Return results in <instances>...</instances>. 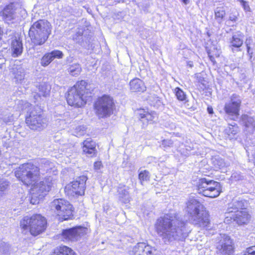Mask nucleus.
<instances>
[{
    "instance_id": "1",
    "label": "nucleus",
    "mask_w": 255,
    "mask_h": 255,
    "mask_svg": "<svg viewBox=\"0 0 255 255\" xmlns=\"http://www.w3.org/2000/svg\"><path fill=\"white\" fill-rule=\"evenodd\" d=\"M41 168L36 164L27 162L20 164L16 168L14 174L17 179L23 185L30 187V203L33 205L39 204L51 191L53 182L50 176L41 178Z\"/></svg>"
},
{
    "instance_id": "2",
    "label": "nucleus",
    "mask_w": 255,
    "mask_h": 255,
    "mask_svg": "<svg viewBox=\"0 0 255 255\" xmlns=\"http://www.w3.org/2000/svg\"><path fill=\"white\" fill-rule=\"evenodd\" d=\"M93 89L86 80L77 81L70 87L65 94V98L69 106L75 108L84 107L92 97Z\"/></svg>"
},
{
    "instance_id": "3",
    "label": "nucleus",
    "mask_w": 255,
    "mask_h": 255,
    "mask_svg": "<svg viewBox=\"0 0 255 255\" xmlns=\"http://www.w3.org/2000/svg\"><path fill=\"white\" fill-rule=\"evenodd\" d=\"M19 228L22 233H28L33 237L44 234L48 227V220L40 213L24 216L19 221Z\"/></svg>"
},
{
    "instance_id": "4",
    "label": "nucleus",
    "mask_w": 255,
    "mask_h": 255,
    "mask_svg": "<svg viewBox=\"0 0 255 255\" xmlns=\"http://www.w3.org/2000/svg\"><path fill=\"white\" fill-rule=\"evenodd\" d=\"M186 212L195 225L207 227L210 224L209 212L198 200L191 198L188 200L186 202Z\"/></svg>"
},
{
    "instance_id": "5",
    "label": "nucleus",
    "mask_w": 255,
    "mask_h": 255,
    "mask_svg": "<svg viewBox=\"0 0 255 255\" xmlns=\"http://www.w3.org/2000/svg\"><path fill=\"white\" fill-rule=\"evenodd\" d=\"M52 25L47 20L39 19L30 26L28 35L34 46L43 45L52 33Z\"/></svg>"
},
{
    "instance_id": "6",
    "label": "nucleus",
    "mask_w": 255,
    "mask_h": 255,
    "mask_svg": "<svg viewBox=\"0 0 255 255\" xmlns=\"http://www.w3.org/2000/svg\"><path fill=\"white\" fill-rule=\"evenodd\" d=\"M178 221L175 217L168 215L157 219L154 225L155 230L165 243L176 239L178 236L176 224Z\"/></svg>"
},
{
    "instance_id": "7",
    "label": "nucleus",
    "mask_w": 255,
    "mask_h": 255,
    "mask_svg": "<svg viewBox=\"0 0 255 255\" xmlns=\"http://www.w3.org/2000/svg\"><path fill=\"white\" fill-rule=\"evenodd\" d=\"M44 108L36 105L29 109L25 116V123L31 130L41 131L47 126Z\"/></svg>"
},
{
    "instance_id": "8",
    "label": "nucleus",
    "mask_w": 255,
    "mask_h": 255,
    "mask_svg": "<svg viewBox=\"0 0 255 255\" xmlns=\"http://www.w3.org/2000/svg\"><path fill=\"white\" fill-rule=\"evenodd\" d=\"M49 209L60 222L72 220L74 218L73 206L63 198L54 199L50 203Z\"/></svg>"
},
{
    "instance_id": "9",
    "label": "nucleus",
    "mask_w": 255,
    "mask_h": 255,
    "mask_svg": "<svg viewBox=\"0 0 255 255\" xmlns=\"http://www.w3.org/2000/svg\"><path fill=\"white\" fill-rule=\"evenodd\" d=\"M93 109L99 118L109 117L116 110L115 101L110 95L103 94L97 97L94 103Z\"/></svg>"
},
{
    "instance_id": "10",
    "label": "nucleus",
    "mask_w": 255,
    "mask_h": 255,
    "mask_svg": "<svg viewBox=\"0 0 255 255\" xmlns=\"http://www.w3.org/2000/svg\"><path fill=\"white\" fill-rule=\"evenodd\" d=\"M199 194L209 198H215L219 196L222 192L220 182L214 180L201 178L196 185Z\"/></svg>"
},
{
    "instance_id": "11",
    "label": "nucleus",
    "mask_w": 255,
    "mask_h": 255,
    "mask_svg": "<svg viewBox=\"0 0 255 255\" xmlns=\"http://www.w3.org/2000/svg\"><path fill=\"white\" fill-rule=\"evenodd\" d=\"M87 180L88 177L86 175H82L77 177L65 186V193L72 196L84 195Z\"/></svg>"
},
{
    "instance_id": "12",
    "label": "nucleus",
    "mask_w": 255,
    "mask_h": 255,
    "mask_svg": "<svg viewBox=\"0 0 255 255\" xmlns=\"http://www.w3.org/2000/svg\"><path fill=\"white\" fill-rule=\"evenodd\" d=\"M251 215L246 209L236 211H229L225 219L227 224L235 222L238 226H245L248 224L251 220Z\"/></svg>"
},
{
    "instance_id": "13",
    "label": "nucleus",
    "mask_w": 255,
    "mask_h": 255,
    "mask_svg": "<svg viewBox=\"0 0 255 255\" xmlns=\"http://www.w3.org/2000/svg\"><path fill=\"white\" fill-rule=\"evenodd\" d=\"M87 228L81 226H77L69 229H64L60 234L62 240L64 242H76L81 237L88 234Z\"/></svg>"
},
{
    "instance_id": "14",
    "label": "nucleus",
    "mask_w": 255,
    "mask_h": 255,
    "mask_svg": "<svg viewBox=\"0 0 255 255\" xmlns=\"http://www.w3.org/2000/svg\"><path fill=\"white\" fill-rule=\"evenodd\" d=\"M242 105V101L240 96L234 94L230 97V101L225 104L224 110L231 120H236L240 115Z\"/></svg>"
},
{
    "instance_id": "15",
    "label": "nucleus",
    "mask_w": 255,
    "mask_h": 255,
    "mask_svg": "<svg viewBox=\"0 0 255 255\" xmlns=\"http://www.w3.org/2000/svg\"><path fill=\"white\" fill-rule=\"evenodd\" d=\"M136 115L138 121L141 123V128H145L148 125L155 124L158 117L154 111H149L147 109L138 108L136 110Z\"/></svg>"
},
{
    "instance_id": "16",
    "label": "nucleus",
    "mask_w": 255,
    "mask_h": 255,
    "mask_svg": "<svg viewBox=\"0 0 255 255\" xmlns=\"http://www.w3.org/2000/svg\"><path fill=\"white\" fill-rule=\"evenodd\" d=\"M82 153L92 157L97 155L98 143L91 137L86 138L81 143Z\"/></svg>"
},
{
    "instance_id": "17",
    "label": "nucleus",
    "mask_w": 255,
    "mask_h": 255,
    "mask_svg": "<svg viewBox=\"0 0 255 255\" xmlns=\"http://www.w3.org/2000/svg\"><path fill=\"white\" fill-rule=\"evenodd\" d=\"M154 247L144 242L136 243L129 252V255H154Z\"/></svg>"
},
{
    "instance_id": "18",
    "label": "nucleus",
    "mask_w": 255,
    "mask_h": 255,
    "mask_svg": "<svg viewBox=\"0 0 255 255\" xmlns=\"http://www.w3.org/2000/svg\"><path fill=\"white\" fill-rule=\"evenodd\" d=\"M222 239L223 242L218 249L220 255H233L235 252L233 240L227 235L224 236Z\"/></svg>"
},
{
    "instance_id": "19",
    "label": "nucleus",
    "mask_w": 255,
    "mask_h": 255,
    "mask_svg": "<svg viewBox=\"0 0 255 255\" xmlns=\"http://www.w3.org/2000/svg\"><path fill=\"white\" fill-rule=\"evenodd\" d=\"M63 55V52L59 50H54L45 53L41 59V65L43 67L47 66L54 59H61Z\"/></svg>"
},
{
    "instance_id": "20",
    "label": "nucleus",
    "mask_w": 255,
    "mask_h": 255,
    "mask_svg": "<svg viewBox=\"0 0 255 255\" xmlns=\"http://www.w3.org/2000/svg\"><path fill=\"white\" fill-rule=\"evenodd\" d=\"M130 90L134 93H143L146 90L144 82L138 78L131 80L129 83Z\"/></svg>"
},
{
    "instance_id": "21",
    "label": "nucleus",
    "mask_w": 255,
    "mask_h": 255,
    "mask_svg": "<svg viewBox=\"0 0 255 255\" xmlns=\"http://www.w3.org/2000/svg\"><path fill=\"white\" fill-rule=\"evenodd\" d=\"M244 35L242 33L234 34L230 39V47L232 51H240L241 47L243 45Z\"/></svg>"
},
{
    "instance_id": "22",
    "label": "nucleus",
    "mask_w": 255,
    "mask_h": 255,
    "mask_svg": "<svg viewBox=\"0 0 255 255\" xmlns=\"http://www.w3.org/2000/svg\"><path fill=\"white\" fill-rule=\"evenodd\" d=\"M15 9L13 3H10L6 5L0 11V16L3 20H12L14 18Z\"/></svg>"
},
{
    "instance_id": "23",
    "label": "nucleus",
    "mask_w": 255,
    "mask_h": 255,
    "mask_svg": "<svg viewBox=\"0 0 255 255\" xmlns=\"http://www.w3.org/2000/svg\"><path fill=\"white\" fill-rule=\"evenodd\" d=\"M49 255H77L75 251L66 245H60L54 249Z\"/></svg>"
},
{
    "instance_id": "24",
    "label": "nucleus",
    "mask_w": 255,
    "mask_h": 255,
    "mask_svg": "<svg viewBox=\"0 0 255 255\" xmlns=\"http://www.w3.org/2000/svg\"><path fill=\"white\" fill-rule=\"evenodd\" d=\"M207 52L213 65L216 64L215 59L220 57L221 52L215 45H212L206 48Z\"/></svg>"
},
{
    "instance_id": "25",
    "label": "nucleus",
    "mask_w": 255,
    "mask_h": 255,
    "mask_svg": "<svg viewBox=\"0 0 255 255\" xmlns=\"http://www.w3.org/2000/svg\"><path fill=\"white\" fill-rule=\"evenodd\" d=\"M12 55L15 57L21 55L23 51L22 43L21 41L15 39L11 42Z\"/></svg>"
},
{
    "instance_id": "26",
    "label": "nucleus",
    "mask_w": 255,
    "mask_h": 255,
    "mask_svg": "<svg viewBox=\"0 0 255 255\" xmlns=\"http://www.w3.org/2000/svg\"><path fill=\"white\" fill-rule=\"evenodd\" d=\"M215 18L219 22H222L226 16V8L224 6H218L214 10Z\"/></svg>"
},
{
    "instance_id": "27",
    "label": "nucleus",
    "mask_w": 255,
    "mask_h": 255,
    "mask_svg": "<svg viewBox=\"0 0 255 255\" xmlns=\"http://www.w3.org/2000/svg\"><path fill=\"white\" fill-rule=\"evenodd\" d=\"M242 119L245 128H250L253 131H255V121L253 117H249L247 115H244L242 116Z\"/></svg>"
},
{
    "instance_id": "28",
    "label": "nucleus",
    "mask_w": 255,
    "mask_h": 255,
    "mask_svg": "<svg viewBox=\"0 0 255 255\" xmlns=\"http://www.w3.org/2000/svg\"><path fill=\"white\" fill-rule=\"evenodd\" d=\"M38 89L40 93L39 97H46L49 95L50 88L46 83H40L38 86Z\"/></svg>"
},
{
    "instance_id": "29",
    "label": "nucleus",
    "mask_w": 255,
    "mask_h": 255,
    "mask_svg": "<svg viewBox=\"0 0 255 255\" xmlns=\"http://www.w3.org/2000/svg\"><path fill=\"white\" fill-rule=\"evenodd\" d=\"M82 70L81 65L78 63H74L70 65L68 69L69 73L73 76L80 74Z\"/></svg>"
},
{
    "instance_id": "30",
    "label": "nucleus",
    "mask_w": 255,
    "mask_h": 255,
    "mask_svg": "<svg viewBox=\"0 0 255 255\" xmlns=\"http://www.w3.org/2000/svg\"><path fill=\"white\" fill-rule=\"evenodd\" d=\"M177 99L179 101H186L187 95L186 93L179 87H176L174 90Z\"/></svg>"
},
{
    "instance_id": "31",
    "label": "nucleus",
    "mask_w": 255,
    "mask_h": 255,
    "mask_svg": "<svg viewBox=\"0 0 255 255\" xmlns=\"http://www.w3.org/2000/svg\"><path fill=\"white\" fill-rule=\"evenodd\" d=\"M150 177L149 172L147 170L140 171L138 175V178L141 184H142L143 182L149 181Z\"/></svg>"
},
{
    "instance_id": "32",
    "label": "nucleus",
    "mask_w": 255,
    "mask_h": 255,
    "mask_svg": "<svg viewBox=\"0 0 255 255\" xmlns=\"http://www.w3.org/2000/svg\"><path fill=\"white\" fill-rule=\"evenodd\" d=\"M245 45L247 48V52L250 57H252L253 52H251L252 46L255 45L254 39L252 37L249 36L246 38Z\"/></svg>"
},
{
    "instance_id": "33",
    "label": "nucleus",
    "mask_w": 255,
    "mask_h": 255,
    "mask_svg": "<svg viewBox=\"0 0 255 255\" xmlns=\"http://www.w3.org/2000/svg\"><path fill=\"white\" fill-rule=\"evenodd\" d=\"M87 127L85 126L82 125L76 127L75 128V133L77 137L83 136L86 135Z\"/></svg>"
},
{
    "instance_id": "34",
    "label": "nucleus",
    "mask_w": 255,
    "mask_h": 255,
    "mask_svg": "<svg viewBox=\"0 0 255 255\" xmlns=\"http://www.w3.org/2000/svg\"><path fill=\"white\" fill-rule=\"evenodd\" d=\"M238 126L237 125H229L228 128L226 129L227 134L229 136H233L237 134L238 132Z\"/></svg>"
},
{
    "instance_id": "35",
    "label": "nucleus",
    "mask_w": 255,
    "mask_h": 255,
    "mask_svg": "<svg viewBox=\"0 0 255 255\" xmlns=\"http://www.w3.org/2000/svg\"><path fill=\"white\" fill-rule=\"evenodd\" d=\"M9 186V182L3 179L0 178V193L5 191Z\"/></svg>"
},
{
    "instance_id": "36",
    "label": "nucleus",
    "mask_w": 255,
    "mask_h": 255,
    "mask_svg": "<svg viewBox=\"0 0 255 255\" xmlns=\"http://www.w3.org/2000/svg\"><path fill=\"white\" fill-rule=\"evenodd\" d=\"M239 16V14L238 12L233 11L230 13L228 19L231 22H235L238 20Z\"/></svg>"
},
{
    "instance_id": "37",
    "label": "nucleus",
    "mask_w": 255,
    "mask_h": 255,
    "mask_svg": "<svg viewBox=\"0 0 255 255\" xmlns=\"http://www.w3.org/2000/svg\"><path fill=\"white\" fill-rule=\"evenodd\" d=\"M243 255H255V246L247 248Z\"/></svg>"
},
{
    "instance_id": "38",
    "label": "nucleus",
    "mask_w": 255,
    "mask_h": 255,
    "mask_svg": "<svg viewBox=\"0 0 255 255\" xmlns=\"http://www.w3.org/2000/svg\"><path fill=\"white\" fill-rule=\"evenodd\" d=\"M242 6L246 11H251V9L248 2L245 0L241 2Z\"/></svg>"
},
{
    "instance_id": "39",
    "label": "nucleus",
    "mask_w": 255,
    "mask_h": 255,
    "mask_svg": "<svg viewBox=\"0 0 255 255\" xmlns=\"http://www.w3.org/2000/svg\"><path fill=\"white\" fill-rule=\"evenodd\" d=\"M103 167V164L101 161H96L94 163V169L96 170L100 169Z\"/></svg>"
},
{
    "instance_id": "40",
    "label": "nucleus",
    "mask_w": 255,
    "mask_h": 255,
    "mask_svg": "<svg viewBox=\"0 0 255 255\" xmlns=\"http://www.w3.org/2000/svg\"><path fill=\"white\" fill-rule=\"evenodd\" d=\"M207 111L210 114H213L214 113L213 109L211 106H208L207 107Z\"/></svg>"
},
{
    "instance_id": "41",
    "label": "nucleus",
    "mask_w": 255,
    "mask_h": 255,
    "mask_svg": "<svg viewBox=\"0 0 255 255\" xmlns=\"http://www.w3.org/2000/svg\"><path fill=\"white\" fill-rule=\"evenodd\" d=\"M4 32L2 28L0 26V41L2 40Z\"/></svg>"
},
{
    "instance_id": "42",
    "label": "nucleus",
    "mask_w": 255,
    "mask_h": 255,
    "mask_svg": "<svg viewBox=\"0 0 255 255\" xmlns=\"http://www.w3.org/2000/svg\"><path fill=\"white\" fill-rule=\"evenodd\" d=\"M187 65L189 67H192L193 66V63L192 61H188L187 63Z\"/></svg>"
},
{
    "instance_id": "43",
    "label": "nucleus",
    "mask_w": 255,
    "mask_h": 255,
    "mask_svg": "<svg viewBox=\"0 0 255 255\" xmlns=\"http://www.w3.org/2000/svg\"><path fill=\"white\" fill-rule=\"evenodd\" d=\"M190 0H181V1L185 4H187L189 3Z\"/></svg>"
},
{
    "instance_id": "44",
    "label": "nucleus",
    "mask_w": 255,
    "mask_h": 255,
    "mask_svg": "<svg viewBox=\"0 0 255 255\" xmlns=\"http://www.w3.org/2000/svg\"><path fill=\"white\" fill-rule=\"evenodd\" d=\"M253 162L254 163V165L255 166V153L253 155Z\"/></svg>"
},
{
    "instance_id": "45",
    "label": "nucleus",
    "mask_w": 255,
    "mask_h": 255,
    "mask_svg": "<svg viewBox=\"0 0 255 255\" xmlns=\"http://www.w3.org/2000/svg\"><path fill=\"white\" fill-rule=\"evenodd\" d=\"M121 1H122V2H123L124 1V0H118V2H120Z\"/></svg>"
},
{
    "instance_id": "46",
    "label": "nucleus",
    "mask_w": 255,
    "mask_h": 255,
    "mask_svg": "<svg viewBox=\"0 0 255 255\" xmlns=\"http://www.w3.org/2000/svg\"><path fill=\"white\" fill-rule=\"evenodd\" d=\"M238 1H240V2L244 1V0H238Z\"/></svg>"
},
{
    "instance_id": "47",
    "label": "nucleus",
    "mask_w": 255,
    "mask_h": 255,
    "mask_svg": "<svg viewBox=\"0 0 255 255\" xmlns=\"http://www.w3.org/2000/svg\"><path fill=\"white\" fill-rule=\"evenodd\" d=\"M200 1H201V0H197V3L200 2Z\"/></svg>"
}]
</instances>
